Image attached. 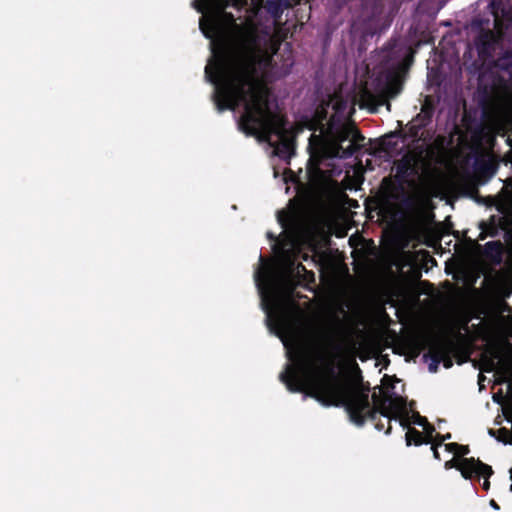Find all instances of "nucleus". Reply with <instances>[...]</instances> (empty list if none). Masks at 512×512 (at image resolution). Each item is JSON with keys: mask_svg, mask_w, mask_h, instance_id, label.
Returning <instances> with one entry per match:
<instances>
[{"mask_svg": "<svg viewBox=\"0 0 512 512\" xmlns=\"http://www.w3.org/2000/svg\"><path fill=\"white\" fill-rule=\"evenodd\" d=\"M205 78L215 87L212 99L219 112L236 111L243 106L239 129L264 142H270L272 135L278 136L275 154L282 159L291 157L293 144L286 136L288 121L273 109L270 89L259 77L254 56L223 49L206 65Z\"/></svg>", "mask_w": 512, "mask_h": 512, "instance_id": "1", "label": "nucleus"}, {"mask_svg": "<svg viewBox=\"0 0 512 512\" xmlns=\"http://www.w3.org/2000/svg\"><path fill=\"white\" fill-rule=\"evenodd\" d=\"M289 359L292 363L286 365L279 379L290 392L305 393L326 407H343L350 421L359 427L366 420L376 419L377 409L370 402L369 383L352 385L340 379L332 365L316 370L302 348L293 355L289 353Z\"/></svg>", "mask_w": 512, "mask_h": 512, "instance_id": "2", "label": "nucleus"}, {"mask_svg": "<svg viewBox=\"0 0 512 512\" xmlns=\"http://www.w3.org/2000/svg\"><path fill=\"white\" fill-rule=\"evenodd\" d=\"M405 345L409 354L413 357H418L424 350H428L424 353L423 359L425 361L431 360L428 369L432 373L438 371L439 364L450 354L453 348V342L450 338L430 332H422L408 337L405 340Z\"/></svg>", "mask_w": 512, "mask_h": 512, "instance_id": "3", "label": "nucleus"}, {"mask_svg": "<svg viewBox=\"0 0 512 512\" xmlns=\"http://www.w3.org/2000/svg\"><path fill=\"white\" fill-rule=\"evenodd\" d=\"M339 9L347 8L354 22L368 25L374 22L383 10L382 0H334Z\"/></svg>", "mask_w": 512, "mask_h": 512, "instance_id": "4", "label": "nucleus"}, {"mask_svg": "<svg viewBox=\"0 0 512 512\" xmlns=\"http://www.w3.org/2000/svg\"><path fill=\"white\" fill-rule=\"evenodd\" d=\"M372 401L375 403L377 415L380 414L382 418L386 419L388 427L386 434H390L392 426L391 421L397 420L400 414L407 415V400L395 393H384L381 397L374 392L371 396Z\"/></svg>", "mask_w": 512, "mask_h": 512, "instance_id": "5", "label": "nucleus"}, {"mask_svg": "<svg viewBox=\"0 0 512 512\" xmlns=\"http://www.w3.org/2000/svg\"><path fill=\"white\" fill-rule=\"evenodd\" d=\"M444 466L446 469L456 468L465 479H479L481 476L490 477L493 474L491 466L474 457L460 458L459 460L451 459L446 461Z\"/></svg>", "mask_w": 512, "mask_h": 512, "instance_id": "6", "label": "nucleus"}, {"mask_svg": "<svg viewBox=\"0 0 512 512\" xmlns=\"http://www.w3.org/2000/svg\"><path fill=\"white\" fill-rule=\"evenodd\" d=\"M394 167V181L403 189L405 184H410V178L418 175V157L412 152H407L394 162Z\"/></svg>", "mask_w": 512, "mask_h": 512, "instance_id": "7", "label": "nucleus"}, {"mask_svg": "<svg viewBox=\"0 0 512 512\" xmlns=\"http://www.w3.org/2000/svg\"><path fill=\"white\" fill-rule=\"evenodd\" d=\"M274 306L275 307L273 308L279 312L278 325L281 331L286 335L293 336L295 334V328L289 317V310H294L297 313L300 312L298 303L291 295H289L284 301H282L278 295H275Z\"/></svg>", "mask_w": 512, "mask_h": 512, "instance_id": "8", "label": "nucleus"}, {"mask_svg": "<svg viewBox=\"0 0 512 512\" xmlns=\"http://www.w3.org/2000/svg\"><path fill=\"white\" fill-rule=\"evenodd\" d=\"M408 69L407 63L399 62L386 71L385 90L390 97H396L401 92Z\"/></svg>", "mask_w": 512, "mask_h": 512, "instance_id": "9", "label": "nucleus"}, {"mask_svg": "<svg viewBox=\"0 0 512 512\" xmlns=\"http://www.w3.org/2000/svg\"><path fill=\"white\" fill-rule=\"evenodd\" d=\"M434 111L435 106L433 101L430 97H425L420 113H418L409 124L408 134L410 138H419L420 131L431 123Z\"/></svg>", "mask_w": 512, "mask_h": 512, "instance_id": "10", "label": "nucleus"}, {"mask_svg": "<svg viewBox=\"0 0 512 512\" xmlns=\"http://www.w3.org/2000/svg\"><path fill=\"white\" fill-rule=\"evenodd\" d=\"M481 233L479 238L481 240L485 239L486 236L495 237L499 231V223L498 219L495 215H492L487 222L482 221L480 223Z\"/></svg>", "mask_w": 512, "mask_h": 512, "instance_id": "11", "label": "nucleus"}, {"mask_svg": "<svg viewBox=\"0 0 512 512\" xmlns=\"http://www.w3.org/2000/svg\"><path fill=\"white\" fill-rule=\"evenodd\" d=\"M353 133L351 134L350 141L351 144L343 150L344 157H351L357 150L360 148L361 143L365 140V137L361 134V132L352 125Z\"/></svg>", "mask_w": 512, "mask_h": 512, "instance_id": "12", "label": "nucleus"}, {"mask_svg": "<svg viewBox=\"0 0 512 512\" xmlns=\"http://www.w3.org/2000/svg\"><path fill=\"white\" fill-rule=\"evenodd\" d=\"M399 296L398 288L394 285L384 287L380 293V301L382 303V309L384 310L385 305L389 304L395 306V298Z\"/></svg>", "mask_w": 512, "mask_h": 512, "instance_id": "13", "label": "nucleus"}, {"mask_svg": "<svg viewBox=\"0 0 512 512\" xmlns=\"http://www.w3.org/2000/svg\"><path fill=\"white\" fill-rule=\"evenodd\" d=\"M405 441L407 446H411L412 444L415 446L425 444V438L423 433L414 427L408 428L405 434Z\"/></svg>", "mask_w": 512, "mask_h": 512, "instance_id": "14", "label": "nucleus"}, {"mask_svg": "<svg viewBox=\"0 0 512 512\" xmlns=\"http://www.w3.org/2000/svg\"><path fill=\"white\" fill-rule=\"evenodd\" d=\"M334 320H335L336 332L341 338V341L335 345V349L337 351H342L343 343H344V341H346L350 338V334L347 332V330L345 329V327L343 325V322L341 321V319L338 316H335Z\"/></svg>", "mask_w": 512, "mask_h": 512, "instance_id": "15", "label": "nucleus"}, {"mask_svg": "<svg viewBox=\"0 0 512 512\" xmlns=\"http://www.w3.org/2000/svg\"><path fill=\"white\" fill-rule=\"evenodd\" d=\"M353 133L352 125H344L340 127L335 133V140L338 144H342L347 140H350L351 134Z\"/></svg>", "mask_w": 512, "mask_h": 512, "instance_id": "16", "label": "nucleus"}, {"mask_svg": "<svg viewBox=\"0 0 512 512\" xmlns=\"http://www.w3.org/2000/svg\"><path fill=\"white\" fill-rule=\"evenodd\" d=\"M498 320L501 323L503 333L507 337L512 338V318H505L504 316H498Z\"/></svg>", "mask_w": 512, "mask_h": 512, "instance_id": "17", "label": "nucleus"}, {"mask_svg": "<svg viewBox=\"0 0 512 512\" xmlns=\"http://www.w3.org/2000/svg\"><path fill=\"white\" fill-rule=\"evenodd\" d=\"M423 430L424 432L423 435H424V438H425V444H429V443H432L435 436H434V433H435V427L429 423V421L423 426Z\"/></svg>", "mask_w": 512, "mask_h": 512, "instance_id": "18", "label": "nucleus"}, {"mask_svg": "<svg viewBox=\"0 0 512 512\" xmlns=\"http://www.w3.org/2000/svg\"><path fill=\"white\" fill-rule=\"evenodd\" d=\"M487 253H496L500 256L502 251V244L500 241H490L485 244Z\"/></svg>", "mask_w": 512, "mask_h": 512, "instance_id": "19", "label": "nucleus"}, {"mask_svg": "<svg viewBox=\"0 0 512 512\" xmlns=\"http://www.w3.org/2000/svg\"><path fill=\"white\" fill-rule=\"evenodd\" d=\"M411 422L413 424H416V425H419V426L423 427L428 422V419L426 417H424V416H421L419 414V412L415 411L412 414Z\"/></svg>", "mask_w": 512, "mask_h": 512, "instance_id": "20", "label": "nucleus"}, {"mask_svg": "<svg viewBox=\"0 0 512 512\" xmlns=\"http://www.w3.org/2000/svg\"><path fill=\"white\" fill-rule=\"evenodd\" d=\"M381 417H382V416H381L380 414H378V415H377V417H376V419H375L374 421H372V422L374 423V426H375V428H376L377 430H379V431H385V432H386V429H387V427H388V424H387L386 420H385V421H382V420H381Z\"/></svg>", "mask_w": 512, "mask_h": 512, "instance_id": "21", "label": "nucleus"}, {"mask_svg": "<svg viewBox=\"0 0 512 512\" xmlns=\"http://www.w3.org/2000/svg\"><path fill=\"white\" fill-rule=\"evenodd\" d=\"M451 438H452L451 433H446V434H439V433H437L435 435V438H434L433 442L435 444H437L438 446H441L446 440H449Z\"/></svg>", "mask_w": 512, "mask_h": 512, "instance_id": "22", "label": "nucleus"}, {"mask_svg": "<svg viewBox=\"0 0 512 512\" xmlns=\"http://www.w3.org/2000/svg\"><path fill=\"white\" fill-rule=\"evenodd\" d=\"M511 374L507 373V370L505 371V375L497 381L498 384L506 383L508 382V388L510 391H512V377L509 378Z\"/></svg>", "mask_w": 512, "mask_h": 512, "instance_id": "23", "label": "nucleus"}, {"mask_svg": "<svg viewBox=\"0 0 512 512\" xmlns=\"http://www.w3.org/2000/svg\"><path fill=\"white\" fill-rule=\"evenodd\" d=\"M469 452H470L469 446L459 444V448H457L456 455L461 456V458H465L464 456L469 454Z\"/></svg>", "mask_w": 512, "mask_h": 512, "instance_id": "24", "label": "nucleus"}, {"mask_svg": "<svg viewBox=\"0 0 512 512\" xmlns=\"http://www.w3.org/2000/svg\"><path fill=\"white\" fill-rule=\"evenodd\" d=\"M261 276H263L264 280L265 281H268L269 280V272L267 271H264V272H260V271H257L256 274H255V280H256V283L258 286H260V281H262L260 278Z\"/></svg>", "mask_w": 512, "mask_h": 512, "instance_id": "25", "label": "nucleus"}, {"mask_svg": "<svg viewBox=\"0 0 512 512\" xmlns=\"http://www.w3.org/2000/svg\"><path fill=\"white\" fill-rule=\"evenodd\" d=\"M457 448H459V444L456 442L445 444L446 451L450 453H457Z\"/></svg>", "mask_w": 512, "mask_h": 512, "instance_id": "26", "label": "nucleus"}, {"mask_svg": "<svg viewBox=\"0 0 512 512\" xmlns=\"http://www.w3.org/2000/svg\"><path fill=\"white\" fill-rule=\"evenodd\" d=\"M432 446H431V450L433 451V456L436 460H441V457H440V453L438 451V445L435 444L434 442L430 443Z\"/></svg>", "mask_w": 512, "mask_h": 512, "instance_id": "27", "label": "nucleus"}, {"mask_svg": "<svg viewBox=\"0 0 512 512\" xmlns=\"http://www.w3.org/2000/svg\"><path fill=\"white\" fill-rule=\"evenodd\" d=\"M489 47H490L489 41H487L485 39H481V43H480V47H479V52L480 53H484Z\"/></svg>", "mask_w": 512, "mask_h": 512, "instance_id": "28", "label": "nucleus"}, {"mask_svg": "<svg viewBox=\"0 0 512 512\" xmlns=\"http://www.w3.org/2000/svg\"><path fill=\"white\" fill-rule=\"evenodd\" d=\"M493 401L497 404H502L504 401V396L502 394V391L500 390L498 393L493 395Z\"/></svg>", "mask_w": 512, "mask_h": 512, "instance_id": "29", "label": "nucleus"}, {"mask_svg": "<svg viewBox=\"0 0 512 512\" xmlns=\"http://www.w3.org/2000/svg\"><path fill=\"white\" fill-rule=\"evenodd\" d=\"M316 115L320 122L326 119L327 117V111L324 108H321L320 110L316 111Z\"/></svg>", "mask_w": 512, "mask_h": 512, "instance_id": "30", "label": "nucleus"}, {"mask_svg": "<svg viewBox=\"0 0 512 512\" xmlns=\"http://www.w3.org/2000/svg\"><path fill=\"white\" fill-rule=\"evenodd\" d=\"M442 362L444 363L445 368H450L453 365L452 360L449 357V354L444 358V360H442Z\"/></svg>", "mask_w": 512, "mask_h": 512, "instance_id": "31", "label": "nucleus"}, {"mask_svg": "<svg viewBox=\"0 0 512 512\" xmlns=\"http://www.w3.org/2000/svg\"><path fill=\"white\" fill-rule=\"evenodd\" d=\"M482 477L484 478V482L482 484V488H483V490L488 491L489 488H490V482H489V478L490 477H487V476H482Z\"/></svg>", "mask_w": 512, "mask_h": 512, "instance_id": "32", "label": "nucleus"}, {"mask_svg": "<svg viewBox=\"0 0 512 512\" xmlns=\"http://www.w3.org/2000/svg\"><path fill=\"white\" fill-rule=\"evenodd\" d=\"M410 423H411V422L409 421V419H408L407 417H405V418H403V419H401V420H400V424H401V426H402L403 428H406L407 430H408V428H411V427H410Z\"/></svg>", "mask_w": 512, "mask_h": 512, "instance_id": "33", "label": "nucleus"}, {"mask_svg": "<svg viewBox=\"0 0 512 512\" xmlns=\"http://www.w3.org/2000/svg\"><path fill=\"white\" fill-rule=\"evenodd\" d=\"M382 185L391 188L393 186L392 179L390 177L383 178Z\"/></svg>", "mask_w": 512, "mask_h": 512, "instance_id": "34", "label": "nucleus"}, {"mask_svg": "<svg viewBox=\"0 0 512 512\" xmlns=\"http://www.w3.org/2000/svg\"><path fill=\"white\" fill-rule=\"evenodd\" d=\"M282 213L283 212H279V214H278V221H279V223L281 224L282 227H286V221L281 216Z\"/></svg>", "mask_w": 512, "mask_h": 512, "instance_id": "35", "label": "nucleus"}, {"mask_svg": "<svg viewBox=\"0 0 512 512\" xmlns=\"http://www.w3.org/2000/svg\"><path fill=\"white\" fill-rule=\"evenodd\" d=\"M505 346L507 353L512 357V344L510 342H507Z\"/></svg>", "mask_w": 512, "mask_h": 512, "instance_id": "36", "label": "nucleus"}, {"mask_svg": "<svg viewBox=\"0 0 512 512\" xmlns=\"http://www.w3.org/2000/svg\"><path fill=\"white\" fill-rule=\"evenodd\" d=\"M469 321H470V319H469V318H466V319L464 320L463 324H462L461 329H463V330L467 331Z\"/></svg>", "mask_w": 512, "mask_h": 512, "instance_id": "37", "label": "nucleus"}, {"mask_svg": "<svg viewBox=\"0 0 512 512\" xmlns=\"http://www.w3.org/2000/svg\"><path fill=\"white\" fill-rule=\"evenodd\" d=\"M200 28H201L202 32L204 33V35H205L206 37H211V35H210L209 33H207V32H206V30H205V28H204V24H203L202 22L200 23Z\"/></svg>", "mask_w": 512, "mask_h": 512, "instance_id": "38", "label": "nucleus"}, {"mask_svg": "<svg viewBox=\"0 0 512 512\" xmlns=\"http://www.w3.org/2000/svg\"><path fill=\"white\" fill-rule=\"evenodd\" d=\"M384 144H386L387 146H389V147H391V148H394V147L396 146V143L391 144V142H390V141H388V142L384 141Z\"/></svg>", "mask_w": 512, "mask_h": 512, "instance_id": "39", "label": "nucleus"}, {"mask_svg": "<svg viewBox=\"0 0 512 512\" xmlns=\"http://www.w3.org/2000/svg\"><path fill=\"white\" fill-rule=\"evenodd\" d=\"M406 205H411V199L410 198H405L404 201H403Z\"/></svg>", "mask_w": 512, "mask_h": 512, "instance_id": "40", "label": "nucleus"}, {"mask_svg": "<svg viewBox=\"0 0 512 512\" xmlns=\"http://www.w3.org/2000/svg\"><path fill=\"white\" fill-rule=\"evenodd\" d=\"M297 268H298V269L305 270V267L303 266V264H302V263H298Z\"/></svg>", "mask_w": 512, "mask_h": 512, "instance_id": "41", "label": "nucleus"}, {"mask_svg": "<svg viewBox=\"0 0 512 512\" xmlns=\"http://www.w3.org/2000/svg\"><path fill=\"white\" fill-rule=\"evenodd\" d=\"M491 505L495 508H499L498 505L496 504V502L494 500L491 501Z\"/></svg>", "mask_w": 512, "mask_h": 512, "instance_id": "42", "label": "nucleus"}, {"mask_svg": "<svg viewBox=\"0 0 512 512\" xmlns=\"http://www.w3.org/2000/svg\"><path fill=\"white\" fill-rule=\"evenodd\" d=\"M489 200H490V204H492L495 201V198L494 197H489Z\"/></svg>", "mask_w": 512, "mask_h": 512, "instance_id": "43", "label": "nucleus"}, {"mask_svg": "<svg viewBox=\"0 0 512 512\" xmlns=\"http://www.w3.org/2000/svg\"><path fill=\"white\" fill-rule=\"evenodd\" d=\"M265 309L270 312V310L272 309V307H265Z\"/></svg>", "mask_w": 512, "mask_h": 512, "instance_id": "44", "label": "nucleus"}, {"mask_svg": "<svg viewBox=\"0 0 512 512\" xmlns=\"http://www.w3.org/2000/svg\"><path fill=\"white\" fill-rule=\"evenodd\" d=\"M388 378H389L388 375H384L383 380H386Z\"/></svg>", "mask_w": 512, "mask_h": 512, "instance_id": "45", "label": "nucleus"}, {"mask_svg": "<svg viewBox=\"0 0 512 512\" xmlns=\"http://www.w3.org/2000/svg\"><path fill=\"white\" fill-rule=\"evenodd\" d=\"M480 377H481L480 379H485V376H483V375H481V374H480ZM480 381H481V380H479V382H480Z\"/></svg>", "mask_w": 512, "mask_h": 512, "instance_id": "46", "label": "nucleus"}, {"mask_svg": "<svg viewBox=\"0 0 512 512\" xmlns=\"http://www.w3.org/2000/svg\"><path fill=\"white\" fill-rule=\"evenodd\" d=\"M511 490H512V484H511Z\"/></svg>", "mask_w": 512, "mask_h": 512, "instance_id": "47", "label": "nucleus"}]
</instances>
